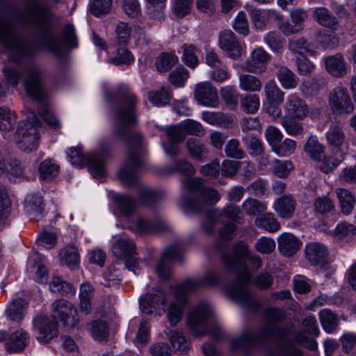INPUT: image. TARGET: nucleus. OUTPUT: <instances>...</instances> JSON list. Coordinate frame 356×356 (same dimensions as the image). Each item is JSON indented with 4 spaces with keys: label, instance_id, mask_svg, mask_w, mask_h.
Returning <instances> with one entry per match:
<instances>
[{
    "label": "nucleus",
    "instance_id": "f257e3e1",
    "mask_svg": "<svg viewBox=\"0 0 356 356\" xmlns=\"http://www.w3.org/2000/svg\"><path fill=\"white\" fill-rule=\"evenodd\" d=\"M59 18L40 0H28L23 10L10 0H0V42L12 53L15 63L31 57L36 51L32 37L58 58L66 56L67 48L77 46L73 25L67 24L62 43L52 33L54 22Z\"/></svg>",
    "mask_w": 356,
    "mask_h": 356
},
{
    "label": "nucleus",
    "instance_id": "f03ea898",
    "mask_svg": "<svg viewBox=\"0 0 356 356\" xmlns=\"http://www.w3.org/2000/svg\"><path fill=\"white\" fill-rule=\"evenodd\" d=\"M105 97L109 102L118 99L115 113L116 124L114 133L127 144L128 147L127 158L119 170V177L127 186L138 184L137 172L144 165V153L141 147L142 134L131 129V127L138 122L136 96L127 88L120 87L115 93L106 90Z\"/></svg>",
    "mask_w": 356,
    "mask_h": 356
},
{
    "label": "nucleus",
    "instance_id": "7ed1b4c3",
    "mask_svg": "<svg viewBox=\"0 0 356 356\" xmlns=\"http://www.w3.org/2000/svg\"><path fill=\"white\" fill-rule=\"evenodd\" d=\"M291 330L276 327L273 325L263 326L258 332H246L232 341V347L248 356L252 350L264 346L270 339H276V347L268 350V356H302V351L294 346L295 340L289 339Z\"/></svg>",
    "mask_w": 356,
    "mask_h": 356
},
{
    "label": "nucleus",
    "instance_id": "20e7f679",
    "mask_svg": "<svg viewBox=\"0 0 356 356\" xmlns=\"http://www.w3.org/2000/svg\"><path fill=\"white\" fill-rule=\"evenodd\" d=\"M250 254L247 244L241 241L233 246L232 254L222 252L221 258L225 268L236 277L234 283L226 287L227 295L234 301L245 305L252 309H257L260 307L259 302L250 296L245 288L250 275L245 259Z\"/></svg>",
    "mask_w": 356,
    "mask_h": 356
},
{
    "label": "nucleus",
    "instance_id": "39448f33",
    "mask_svg": "<svg viewBox=\"0 0 356 356\" xmlns=\"http://www.w3.org/2000/svg\"><path fill=\"white\" fill-rule=\"evenodd\" d=\"M51 307L52 321L42 316H38L33 320L34 327L39 331L38 339L44 343L57 335L58 321L64 326L70 327H74L79 323V318H76L77 310L68 300H56L53 302Z\"/></svg>",
    "mask_w": 356,
    "mask_h": 356
},
{
    "label": "nucleus",
    "instance_id": "423d86ee",
    "mask_svg": "<svg viewBox=\"0 0 356 356\" xmlns=\"http://www.w3.org/2000/svg\"><path fill=\"white\" fill-rule=\"evenodd\" d=\"M24 87L27 95L37 103L38 113L44 121L52 129L60 127V123L50 111L47 101V93L44 86L46 71L41 67L31 64L26 68Z\"/></svg>",
    "mask_w": 356,
    "mask_h": 356
},
{
    "label": "nucleus",
    "instance_id": "0eeeda50",
    "mask_svg": "<svg viewBox=\"0 0 356 356\" xmlns=\"http://www.w3.org/2000/svg\"><path fill=\"white\" fill-rule=\"evenodd\" d=\"M220 282L216 273L209 272L197 280H186L184 283L171 286L175 302L168 311V318L172 326H175L182 318L183 309L187 303V295L198 289L213 286Z\"/></svg>",
    "mask_w": 356,
    "mask_h": 356
},
{
    "label": "nucleus",
    "instance_id": "6e6552de",
    "mask_svg": "<svg viewBox=\"0 0 356 356\" xmlns=\"http://www.w3.org/2000/svg\"><path fill=\"white\" fill-rule=\"evenodd\" d=\"M41 126L38 117L32 110H29L27 120L18 124L15 134V140L20 149L31 152L37 149L40 140L38 129Z\"/></svg>",
    "mask_w": 356,
    "mask_h": 356
},
{
    "label": "nucleus",
    "instance_id": "1a4fd4ad",
    "mask_svg": "<svg viewBox=\"0 0 356 356\" xmlns=\"http://www.w3.org/2000/svg\"><path fill=\"white\" fill-rule=\"evenodd\" d=\"M211 318V308L202 304L197 306L188 313L187 324L191 332L196 336H202L210 333L216 339H219L222 336V332L217 325H210Z\"/></svg>",
    "mask_w": 356,
    "mask_h": 356
},
{
    "label": "nucleus",
    "instance_id": "9d476101",
    "mask_svg": "<svg viewBox=\"0 0 356 356\" xmlns=\"http://www.w3.org/2000/svg\"><path fill=\"white\" fill-rule=\"evenodd\" d=\"M108 155V150H102L85 157L79 148H70L68 157L72 165L83 167L85 164L93 177L101 179L105 177L104 159Z\"/></svg>",
    "mask_w": 356,
    "mask_h": 356
},
{
    "label": "nucleus",
    "instance_id": "9b49d317",
    "mask_svg": "<svg viewBox=\"0 0 356 356\" xmlns=\"http://www.w3.org/2000/svg\"><path fill=\"white\" fill-rule=\"evenodd\" d=\"M220 200L218 192L209 187H205L200 197L190 195L183 198L181 207L189 211L200 212L205 205L217 202Z\"/></svg>",
    "mask_w": 356,
    "mask_h": 356
},
{
    "label": "nucleus",
    "instance_id": "f8f14e48",
    "mask_svg": "<svg viewBox=\"0 0 356 356\" xmlns=\"http://www.w3.org/2000/svg\"><path fill=\"white\" fill-rule=\"evenodd\" d=\"M136 245L129 239H119L113 245V255L121 260H125V266L129 270L136 273L138 266V259L136 257Z\"/></svg>",
    "mask_w": 356,
    "mask_h": 356
},
{
    "label": "nucleus",
    "instance_id": "ddd939ff",
    "mask_svg": "<svg viewBox=\"0 0 356 356\" xmlns=\"http://www.w3.org/2000/svg\"><path fill=\"white\" fill-rule=\"evenodd\" d=\"M307 12L302 8H294L290 11V17L292 23L284 20L280 15H275V20L278 21L279 29L282 33L289 36L299 33L303 29V23L307 19Z\"/></svg>",
    "mask_w": 356,
    "mask_h": 356
},
{
    "label": "nucleus",
    "instance_id": "4468645a",
    "mask_svg": "<svg viewBox=\"0 0 356 356\" xmlns=\"http://www.w3.org/2000/svg\"><path fill=\"white\" fill-rule=\"evenodd\" d=\"M181 245L173 243L167 247L156 267V273L159 277L163 280L170 278L171 275V263L174 261L181 262Z\"/></svg>",
    "mask_w": 356,
    "mask_h": 356
},
{
    "label": "nucleus",
    "instance_id": "2eb2a0df",
    "mask_svg": "<svg viewBox=\"0 0 356 356\" xmlns=\"http://www.w3.org/2000/svg\"><path fill=\"white\" fill-rule=\"evenodd\" d=\"M329 104L333 113L338 115L351 113L355 108L348 90L342 86L335 88L330 92Z\"/></svg>",
    "mask_w": 356,
    "mask_h": 356
},
{
    "label": "nucleus",
    "instance_id": "dca6fc26",
    "mask_svg": "<svg viewBox=\"0 0 356 356\" xmlns=\"http://www.w3.org/2000/svg\"><path fill=\"white\" fill-rule=\"evenodd\" d=\"M305 257L312 265H318L325 270H329L330 274L334 271L329 265L330 259L327 249L323 244L319 243L307 244L305 248Z\"/></svg>",
    "mask_w": 356,
    "mask_h": 356
},
{
    "label": "nucleus",
    "instance_id": "f3484780",
    "mask_svg": "<svg viewBox=\"0 0 356 356\" xmlns=\"http://www.w3.org/2000/svg\"><path fill=\"white\" fill-rule=\"evenodd\" d=\"M129 229L137 234H152L168 230L167 225L158 216L154 218L138 217L135 222L129 225Z\"/></svg>",
    "mask_w": 356,
    "mask_h": 356
},
{
    "label": "nucleus",
    "instance_id": "a211bd4d",
    "mask_svg": "<svg viewBox=\"0 0 356 356\" xmlns=\"http://www.w3.org/2000/svg\"><path fill=\"white\" fill-rule=\"evenodd\" d=\"M194 97L197 103L203 106L216 107L218 103L217 90L208 81L196 85Z\"/></svg>",
    "mask_w": 356,
    "mask_h": 356
},
{
    "label": "nucleus",
    "instance_id": "6ab92c4d",
    "mask_svg": "<svg viewBox=\"0 0 356 356\" xmlns=\"http://www.w3.org/2000/svg\"><path fill=\"white\" fill-rule=\"evenodd\" d=\"M167 301L168 296L165 292L156 288L154 293H148L140 298V307L143 313L152 314L154 309L166 305Z\"/></svg>",
    "mask_w": 356,
    "mask_h": 356
},
{
    "label": "nucleus",
    "instance_id": "aec40b11",
    "mask_svg": "<svg viewBox=\"0 0 356 356\" xmlns=\"http://www.w3.org/2000/svg\"><path fill=\"white\" fill-rule=\"evenodd\" d=\"M270 59V56L262 48L255 49L251 56L247 60L245 68L252 73H261L266 70V65Z\"/></svg>",
    "mask_w": 356,
    "mask_h": 356
},
{
    "label": "nucleus",
    "instance_id": "412c9836",
    "mask_svg": "<svg viewBox=\"0 0 356 356\" xmlns=\"http://www.w3.org/2000/svg\"><path fill=\"white\" fill-rule=\"evenodd\" d=\"M219 44L220 48L227 52L230 58L235 59L241 56L242 47L231 31H225L220 33Z\"/></svg>",
    "mask_w": 356,
    "mask_h": 356
},
{
    "label": "nucleus",
    "instance_id": "4be33fe9",
    "mask_svg": "<svg viewBox=\"0 0 356 356\" xmlns=\"http://www.w3.org/2000/svg\"><path fill=\"white\" fill-rule=\"evenodd\" d=\"M278 249L284 257H291L300 248L301 241L291 233H284L277 238Z\"/></svg>",
    "mask_w": 356,
    "mask_h": 356
},
{
    "label": "nucleus",
    "instance_id": "5701e85b",
    "mask_svg": "<svg viewBox=\"0 0 356 356\" xmlns=\"http://www.w3.org/2000/svg\"><path fill=\"white\" fill-rule=\"evenodd\" d=\"M327 71L334 77H342L347 74V67L343 55L340 53L325 58Z\"/></svg>",
    "mask_w": 356,
    "mask_h": 356
},
{
    "label": "nucleus",
    "instance_id": "b1692460",
    "mask_svg": "<svg viewBox=\"0 0 356 356\" xmlns=\"http://www.w3.org/2000/svg\"><path fill=\"white\" fill-rule=\"evenodd\" d=\"M288 114L293 118L303 119L308 113L309 108L304 100L298 96L291 95L286 102Z\"/></svg>",
    "mask_w": 356,
    "mask_h": 356
},
{
    "label": "nucleus",
    "instance_id": "393cba45",
    "mask_svg": "<svg viewBox=\"0 0 356 356\" xmlns=\"http://www.w3.org/2000/svg\"><path fill=\"white\" fill-rule=\"evenodd\" d=\"M116 210L121 216H131L136 211V200L127 195L116 194L113 196Z\"/></svg>",
    "mask_w": 356,
    "mask_h": 356
},
{
    "label": "nucleus",
    "instance_id": "a878e982",
    "mask_svg": "<svg viewBox=\"0 0 356 356\" xmlns=\"http://www.w3.org/2000/svg\"><path fill=\"white\" fill-rule=\"evenodd\" d=\"M28 302L21 298L13 299L8 305L6 312L7 316L13 321L20 322L26 313Z\"/></svg>",
    "mask_w": 356,
    "mask_h": 356
},
{
    "label": "nucleus",
    "instance_id": "bb28decb",
    "mask_svg": "<svg viewBox=\"0 0 356 356\" xmlns=\"http://www.w3.org/2000/svg\"><path fill=\"white\" fill-rule=\"evenodd\" d=\"M29 336L22 330H17L8 335L6 348L8 352H19L24 349L28 343Z\"/></svg>",
    "mask_w": 356,
    "mask_h": 356
},
{
    "label": "nucleus",
    "instance_id": "cd10ccee",
    "mask_svg": "<svg viewBox=\"0 0 356 356\" xmlns=\"http://www.w3.org/2000/svg\"><path fill=\"white\" fill-rule=\"evenodd\" d=\"M186 147L190 156L198 161H204L208 156L209 151L205 145L197 138H188Z\"/></svg>",
    "mask_w": 356,
    "mask_h": 356
},
{
    "label": "nucleus",
    "instance_id": "c85d7f7f",
    "mask_svg": "<svg viewBox=\"0 0 356 356\" xmlns=\"http://www.w3.org/2000/svg\"><path fill=\"white\" fill-rule=\"evenodd\" d=\"M277 67L276 76L282 86L285 89L295 88L298 84V78L295 73L286 66Z\"/></svg>",
    "mask_w": 356,
    "mask_h": 356
},
{
    "label": "nucleus",
    "instance_id": "c756f323",
    "mask_svg": "<svg viewBox=\"0 0 356 356\" xmlns=\"http://www.w3.org/2000/svg\"><path fill=\"white\" fill-rule=\"evenodd\" d=\"M314 19L321 26L336 29L338 26V21L332 13L323 7L317 8L314 12Z\"/></svg>",
    "mask_w": 356,
    "mask_h": 356
},
{
    "label": "nucleus",
    "instance_id": "7c9ffc66",
    "mask_svg": "<svg viewBox=\"0 0 356 356\" xmlns=\"http://www.w3.org/2000/svg\"><path fill=\"white\" fill-rule=\"evenodd\" d=\"M296 202L289 196L284 195L275 203V209L282 218H291L295 211Z\"/></svg>",
    "mask_w": 356,
    "mask_h": 356
},
{
    "label": "nucleus",
    "instance_id": "2f4dec72",
    "mask_svg": "<svg viewBox=\"0 0 356 356\" xmlns=\"http://www.w3.org/2000/svg\"><path fill=\"white\" fill-rule=\"evenodd\" d=\"M242 141L251 156H259L264 154V145L256 136L247 133L242 137Z\"/></svg>",
    "mask_w": 356,
    "mask_h": 356
},
{
    "label": "nucleus",
    "instance_id": "473e14b6",
    "mask_svg": "<svg viewBox=\"0 0 356 356\" xmlns=\"http://www.w3.org/2000/svg\"><path fill=\"white\" fill-rule=\"evenodd\" d=\"M316 38L325 49H334L339 44V38L332 31H319L316 33Z\"/></svg>",
    "mask_w": 356,
    "mask_h": 356
},
{
    "label": "nucleus",
    "instance_id": "72a5a7b5",
    "mask_svg": "<svg viewBox=\"0 0 356 356\" xmlns=\"http://www.w3.org/2000/svg\"><path fill=\"white\" fill-rule=\"evenodd\" d=\"M169 341L171 342L172 347L176 351L181 353H186L189 349V342L181 334V333L168 329L165 331Z\"/></svg>",
    "mask_w": 356,
    "mask_h": 356
},
{
    "label": "nucleus",
    "instance_id": "f704fd0d",
    "mask_svg": "<svg viewBox=\"0 0 356 356\" xmlns=\"http://www.w3.org/2000/svg\"><path fill=\"white\" fill-rule=\"evenodd\" d=\"M49 288L52 292L58 293L63 296H72L75 293L73 286L70 283L63 281L59 277H52Z\"/></svg>",
    "mask_w": 356,
    "mask_h": 356
},
{
    "label": "nucleus",
    "instance_id": "c9c22d12",
    "mask_svg": "<svg viewBox=\"0 0 356 356\" xmlns=\"http://www.w3.org/2000/svg\"><path fill=\"white\" fill-rule=\"evenodd\" d=\"M304 148L314 160L321 161L325 158L323 147L314 136H310L308 138Z\"/></svg>",
    "mask_w": 356,
    "mask_h": 356
},
{
    "label": "nucleus",
    "instance_id": "e433bc0d",
    "mask_svg": "<svg viewBox=\"0 0 356 356\" xmlns=\"http://www.w3.org/2000/svg\"><path fill=\"white\" fill-rule=\"evenodd\" d=\"M254 223L257 227L263 228L270 232H277L280 225L275 219L274 215L270 213H266L255 219Z\"/></svg>",
    "mask_w": 356,
    "mask_h": 356
},
{
    "label": "nucleus",
    "instance_id": "4c0bfd02",
    "mask_svg": "<svg viewBox=\"0 0 356 356\" xmlns=\"http://www.w3.org/2000/svg\"><path fill=\"white\" fill-rule=\"evenodd\" d=\"M267 101L270 104H280L284 99V92L279 88L274 81H268L264 86Z\"/></svg>",
    "mask_w": 356,
    "mask_h": 356
},
{
    "label": "nucleus",
    "instance_id": "58836bf2",
    "mask_svg": "<svg viewBox=\"0 0 356 356\" xmlns=\"http://www.w3.org/2000/svg\"><path fill=\"white\" fill-rule=\"evenodd\" d=\"M165 170L169 174L177 172L186 177L192 176L195 173L194 167L185 159L175 161L172 165L168 166Z\"/></svg>",
    "mask_w": 356,
    "mask_h": 356
},
{
    "label": "nucleus",
    "instance_id": "ea45409f",
    "mask_svg": "<svg viewBox=\"0 0 356 356\" xmlns=\"http://www.w3.org/2000/svg\"><path fill=\"white\" fill-rule=\"evenodd\" d=\"M91 333L93 337L100 342L107 341L109 337V327L103 321H95L91 324Z\"/></svg>",
    "mask_w": 356,
    "mask_h": 356
},
{
    "label": "nucleus",
    "instance_id": "a19ab883",
    "mask_svg": "<svg viewBox=\"0 0 356 356\" xmlns=\"http://www.w3.org/2000/svg\"><path fill=\"white\" fill-rule=\"evenodd\" d=\"M279 15L271 10L252 9L251 17L257 28L263 29L267 24L269 18L273 17L275 20V15Z\"/></svg>",
    "mask_w": 356,
    "mask_h": 356
},
{
    "label": "nucleus",
    "instance_id": "79ce46f5",
    "mask_svg": "<svg viewBox=\"0 0 356 356\" xmlns=\"http://www.w3.org/2000/svg\"><path fill=\"white\" fill-rule=\"evenodd\" d=\"M244 212L251 216L259 215L266 210V206L258 200L249 197L242 204Z\"/></svg>",
    "mask_w": 356,
    "mask_h": 356
},
{
    "label": "nucleus",
    "instance_id": "37998d69",
    "mask_svg": "<svg viewBox=\"0 0 356 356\" xmlns=\"http://www.w3.org/2000/svg\"><path fill=\"white\" fill-rule=\"evenodd\" d=\"M321 323L327 332H332L338 325L336 315L330 309H323L319 314Z\"/></svg>",
    "mask_w": 356,
    "mask_h": 356
},
{
    "label": "nucleus",
    "instance_id": "c03bdc74",
    "mask_svg": "<svg viewBox=\"0 0 356 356\" xmlns=\"http://www.w3.org/2000/svg\"><path fill=\"white\" fill-rule=\"evenodd\" d=\"M158 198L159 194L156 191L144 186H139L138 199L143 205L149 207L155 203Z\"/></svg>",
    "mask_w": 356,
    "mask_h": 356
},
{
    "label": "nucleus",
    "instance_id": "a18cd8bd",
    "mask_svg": "<svg viewBox=\"0 0 356 356\" xmlns=\"http://www.w3.org/2000/svg\"><path fill=\"white\" fill-rule=\"evenodd\" d=\"M38 170L42 179L51 180L58 175L59 167L51 159H46L40 163Z\"/></svg>",
    "mask_w": 356,
    "mask_h": 356
},
{
    "label": "nucleus",
    "instance_id": "49530a36",
    "mask_svg": "<svg viewBox=\"0 0 356 356\" xmlns=\"http://www.w3.org/2000/svg\"><path fill=\"white\" fill-rule=\"evenodd\" d=\"M240 86L243 90L259 91L261 88L260 80L252 75L243 74L239 78Z\"/></svg>",
    "mask_w": 356,
    "mask_h": 356
},
{
    "label": "nucleus",
    "instance_id": "de8ad7c7",
    "mask_svg": "<svg viewBox=\"0 0 356 356\" xmlns=\"http://www.w3.org/2000/svg\"><path fill=\"white\" fill-rule=\"evenodd\" d=\"M113 0H94L90 6V13L95 16L99 17L109 13L111 10Z\"/></svg>",
    "mask_w": 356,
    "mask_h": 356
},
{
    "label": "nucleus",
    "instance_id": "09e8293b",
    "mask_svg": "<svg viewBox=\"0 0 356 356\" xmlns=\"http://www.w3.org/2000/svg\"><path fill=\"white\" fill-rule=\"evenodd\" d=\"M16 123L15 116L7 108L0 107V130L2 131H10Z\"/></svg>",
    "mask_w": 356,
    "mask_h": 356
},
{
    "label": "nucleus",
    "instance_id": "8fccbe9b",
    "mask_svg": "<svg viewBox=\"0 0 356 356\" xmlns=\"http://www.w3.org/2000/svg\"><path fill=\"white\" fill-rule=\"evenodd\" d=\"M177 58L173 54L162 53L156 60V66L159 72H167L177 63Z\"/></svg>",
    "mask_w": 356,
    "mask_h": 356
},
{
    "label": "nucleus",
    "instance_id": "3c124183",
    "mask_svg": "<svg viewBox=\"0 0 356 356\" xmlns=\"http://www.w3.org/2000/svg\"><path fill=\"white\" fill-rule=\"evenodd\" d=\"M220 95L227 107L234 109L238 104V94L232 86H225L221 88Z\"/></svg>",
    "mask_w": 356,
    "mask_h": 356
},
{
    "label": "nucleus",
    "instance_id": "603ef678",
    "mask_svg": "<svg viewBox=\"0 0 356 356\" xmlns=\"http://www.w3.org/2000/svg\"><path fill=\"white\" fill-rule=\"evenodd\" d=\"M3 72L7 84L12 87L17 86L22 76V71L16 67L6 66Z\"/></svg>",
    "mask_w": 356,
    "mask_h": 356
},
{
    "label": "nucleus",
    "instance_id": "864d4df0",
    "mask_svg": "<svg viewBox=\"0 0 356 356\" xmlns=\"http://www.w3.org/2000/svg\"><path fill=\"white\" fill-rule=\"evenodd\" d=\"M171 96L169 91L163 87L159 90L149 92L148 93L149 100L156 106H163L167 104Z\"/></svg>",
    "mask_w": 356,
    "mask_h": 356
},
{
    "label": "nucleus",
    "instance_id": "5fc2aeb1",
    "mask_svg": "<svg viewBox=\"0 0 356 356\" xmlns=\"http://www.w3.org/2000/svg\"><path fill=\"white\" fill-rule=\"evenodd\" d=\"M281 123L287 134L291 136L300 135L303 132L302 124L293 118L285 116L282 118Z\"/></svg>",
    "mask_w": 356,
    "mask_h": 356
},
{
    "label": "nucleus",
    "instance_id": "6e6d98bb",
    "mask_svg": "<svg viewBox=\"0 0 356 356\" xmlns=\"http://www.w3.org/2000/svg\"><path fill=\"white\" fill-rule=\"evenodd\" d=\"M165 132L170 143H180L186 137L181 123L167 127Z\"/></svg>",
    "mask_w": 356,
    "mask_h": 356
},
{
    "label": "nucleus",
    "instance_id": "4d7b16f0",
    "mask_svg": "<svg viewBox=\"0 0 356 356\" xmlns=\"http://www.w3.org/2000/svg\"><path fill=\"white\" fill-rule=\"evenodd\" d=\"M188 78V72L184 67L175 68L169 75L170 83L175 87H181Z\"/></svg>",
    "mask_w": 356,
    "mask_h": 356
},
{
    "label": "nucleus",
    "instance_id": "13d9d810",
    "mask_svg": "<svg viewBox=\"0 0 356 356\" xmlns=\"http://www.w3.org/2000/svg\"><path fill=\"white\" fill-rule=\"evenodd\" d=\"M185 134L193 135L198 137L202 136L205 131L202 124L193 120L188 119L181 122Z\"/></svg>",
    "mask_w": 356,
    "mask_h": 356
},
{
    "label": "nucleus",
    "instance_id": "bf43d9fd",
    "mask_svg": "<svg viewBox=\"0 0 356 356\" xmlns=\"http://www.w3.org/2000/svg\"><path fill=\"white\" fill-rule=\"evenodd\" d=\"M265 137L269 145L273 150L282 141L283 136L277 127L269 126L265 131Z\"/></svg>",
    "mask_w": 356,
    "mask_h": 356
},
{
    "label": "nucleus",
    "instance_id": "052dcab7",
    "mask_svg": "<svg viewBox=\"0 0 356 356\" xmlns=\"http://www.w3.org/2000/svg\"><path fill=\"white\" fill-rule=\"evenodd\" d=\"M324 83L317 79H312L303 83L301 90L302 92L308 96L317 95L323 88Z\"/></svg>",
    "mask_w": 356,
    "mask_h": 356
},
{
    "label": "nucleus",
    "instance_id": "680f3d73",
    "mask_svg": "<svg viewBox=\"0 0 356 356\" xmlns=\"http://www.w3.org/2000/svg\"><path fill=\"white\" fill-rule=\"evenodd\" d=\"M327 138L332 145L340 146L344 139V134L341 128L337 124L332 125L327 134Z\"/></svg>",
    "mask_w": 356,
    "mask_h": 356
},
{
    "label": "nucleus",
    "instance_id": "e2e57ef3",
    "mask_svg": "<svg viewBox=\"0 0 356 356\" xmlns=\"http://www.w3.org/2000/svg\"><path fill=\"white\" fill-rule=\"evenodd\" d=\"M239 141L237 139L230 140L225 147V152L227 157L241 159L243 158L245 152L239 148Z\"/></svg>",
    "mask_w": 356,
    "mask_h": 356
},
{
    "label": "nucleus",
    "instance_id": "0e129e2a",
    "mask_svg": "<svg viewBox=\"0 0 356 356\" xmlns=\"http://www.w3.org/2000/svg\"><path fill=\"white\" fill-rule=\"evenodd\" d=\"M254 248L261 254H269L275 250V242L270 238L261 237L257 241Z\"/></svg>",
    "mask_w": 356,
    "mask_h": 356
},
{
    "label": "nucleus",
    "instance_id": "69168bd1",
    "mask_svg": "<svg viewBox=\"0 0 356 356\" xmlns=\"http://www.w3.org/2000/svg\"><path fill=\"white\" fill-rule=\"evenodd\" d=\"M241 106L245 111L249 113L256 112L259 107L260 102L257 95H249L241 99Z\"/></svg>",
    "mask_w": 356,
    "mask_h": 356
},
{
    "label": "nucleus",
    "instance_id": "338daca9",
    "mask_svg": "<svg viewBox=\"0 0 356 356\" xmlns=\"http://www.w3.org/2000/svg\"><path fill=\"white\" fill-rule=\"evenodd\" d=\"M115 32L119 44L126 45L130 39L131 28L127 23L120 22L118 23Z\"/></svg>",
    "mask_w": 356,
    "mask_h": 356
},
{
    "label": "nucleus",
    "instance_id": "774afa93",
    "mask_svg": "<svg viewBox=\"0 0 356 356\" xmlns=\"http://www.w3.org/2000/svg\"><path fill=\"white\" fill-rule=\"evenodd\" d=\"M241 162L232 160H225L220 168L221 175L225 177H233L240 168Z\"/></svg>",
    "mask_w": 356,
    "mask_h": 356
}]
</instances>
